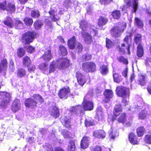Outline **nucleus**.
Returning <instances> with one entry per match:
<instances>
[{"label":"nucleus","instance_id":"1","mask_svg":"<svg viewBox=\"0 0 151 151\" xmlns=\"http://www.w3.org/2000/svg\"><path fill=\"white\" fill-rule=\"evenodd\" d=\"M80 107H83L81 105H78L73 107L71 109L70 111H66L67 114H64V115L61 118V122L65 127L69 128L71 127V118L72 113L70 111L77 115H80L81 114L83 113L84 110V109H83L80 112H79L80 111H81V109L80 108Z\"/></svg>","mask_w":151,"mask_h":151},{"label":"nucleus","instance_id":"2","mask_svg":"<svg viewBox=\"0 0 151 151\" xmlns=\"http://www.w3.org/2000/svg\"><path fill=\"white\" fill-rule=\"evenodd\" d=\"M69 64V60L65 58H60L55 62L53 61L50 65L48 73L53 72L56 67L60 69H64L68 66Z\"/></svg>","mask_w":151,"mask_h":151},{"label":"nucleus","instance_id":"3","mask_svg":"<svg viewBox=\"0 0 151 151\" xmlns=\"http://www.w3.org/2000/svg\"><path fill=\"white\" fill-rule=\"evenodd\" d=\"M116 92L118 96L123 97L124 99L122 102L125 106L128 105L129 103L128 100L129 96V90L123 86H119L117 87Z\"/></svg>","mask_w":151,"mask_h":151},{"label":"nucleus","instance_id":"4","mask_svg":"<svg viewBox=\"0 0 151 151\" xmlns=\"http://www.w3.org/2000/svg\"><path fill=\"white\" fill-rule=\"evenodd\" d=\"M37 101H39L40 104L43 102L42 97L40 95L37 94H34L32 97L26 100L25 105L27 107L29 108H34L37 106Z\"/></svg>","mask_w":151,"mask_h":151},{"label":"nucleus","instance_id":"5","mask_svg":"<svg viewBox=\"0 0 151 151\" xmlns=\"http://www.w3.org/2000/svg\"><path fill=\"white\" fill-rule=\"evenodd\" d=\"M87 22L84 20L81 21L80 23V27L82 30V31L81 32L82 36L84 38L85 43L88 44H90L93 40L91 36L87 32H86V31H89L88 30V28H87Z\"/></svg>","mask_w":151,"mask_h":151},{"label":"nucleus","instance_id":"6","mask_svg":"<svg viewBox=\"0 0 151 151\" xmlns=\"http://www.w3.org/2000/svg\"><path fill=\"white\" fill-rule=\"evenodd\" d=\"M90 96L89 94H87L85 96L82 103V106L83 107L80 108L81 109L80 112L82 111L83 109L85 111H91L93 109V104L90 99Z\"/></svg>","mask_w":151,"mask_h":151},{"label":"nucleus","instance_id":"7","mask_svg":"<svg viewBox=\"0 0 151 151\" xmlns=\"http://www.w3.org/2000/svg\"><path fill=\"white\" fill-rule=\"evenodd\" d=\"M131 42L130 34L127 36L124 39V42L122 44L121 47H119V51L121 54H124L125 50H127L129 54H130L129 48Z\"/></svg>","mask_w":151,"mask_h":151},{"label":"nucleus","instance_id":"8","mask_svg":"<svg viewBox=\"0 0 151 151\" xmlns=\"http://www.w3.org/2000/svg\"><path fill=\"white\" fill-rule=\"evenodd\" d=\"M4 23L9 27L12 28L15 26L16 29L21 28L22 26V22L18 18H16L13 22L12 19L8 17L6 20L4 21Z\"/></svg>","mask_w":151,"mask_h":151},{"label":"nucleus","instance_id":"9","mask_svg":"<svg viewBox=\"0 0 151 151\" xmlns=\"http://www.w3.org/2000/svg\"><path fill=\"white\" fill-rule=\"evenodd\" d=\"M36 33L33 31L27 32L22 35V42L26 44H29L36 37Z\"/></svg>","mask_w":151,"mask_h":151},{"label":"nucleus","instance_id":"10","mask_svg":"<svg viewBox=\"0 0 151 151\" xmlns=\"http://www.w3.org/2000/svg\"><path fill=\"white\" fill-rule=\"evenodd\" d=\"M68 45L69 48L71 49H73L75 47H76L78 52L82 51V45L79 42H76V40L74 36L68 40Z\"/></svg>","mask_w":151,"mask_h":151},{"label":"nucleus","instance_id":"11","mask_svg":"<svg viewBox=\"0 0 151 151\" xmlns=\"http://www.w3.org/2000/svg\"><path fill=\"white\" fill-rule=\"evenodd\" d=\"M125 27V23L123 24L120 26L115 27L111 29V33L114 37H119L123 32Z\"/></svg>","mask_w":151,"mask_h":151},{"label":"nucleus","instance_id":"12","mask_svg":"<svg viewBox=\"0 0 151 151\" xmlns=\"http://www.w3.org/2000/svg\"><path fill=\"white\" fill-rule=\"evenodd\" d=\"M10 94L5 92H0V99H2L1 105L2 107H5L10 101Z\"/></svg>","mask_w":151,"mask_h":151},{"label":"nucleus","instance_id":"13","mask_svg":"<svg viewBox=\"0 0 151 151\" xmlns=\"http://www.w3.org/2000/svg\"><path fill=\"white\" fill-rule=\"evenodd\" d=\"M138 0H132L131 2L130 0H124L125 2L127 4V6L124 5V6H121V7L122 11H125L124 12H126V9L127 7H129L132 4L134 12H135L138 8Z\"/></svg>","mask_w":151,"mask_h":151},{"label":"nucleus","instance_id":"14","mask_svg":"<svg viewBox=\"0 0 151 151\" xmlns=\"http://www.w3.org/2000/svg\"><path fill=\"white\" fill-rule=\"evenodd\" d=\"M82 68L86 72H94L96 69V65L92 62L84 63L82 65Z\"/></svg>","mask_w":151,"mask_h":151},{"label":"nucleus","instance_id":"15","mask_svg":"<svg viewBox=\"0 0 151 151\" xmlns=\"http://www.w3.org/2000/svg\"><path fill=\"white\" fill-rule=\"evenodd\" d=\"M70 92V89L68 87L64 88L60 90L58 93V96L61 99H66Z\"/></svg>","mask_w":151,"mask_h":151},{"label":"nucleus","instance_id":"16","mask_svg":"<svg viewBox=\"0 0 151 151\" xmlns=\"http://www.w3.org/2000/svg\"><path fill=\"white\" fill-rule=\"evenodd\" d=\"M57 11V9L55 8L53 9L52 8H51L49 13L50 15L52 21H56L59 19L60 16L59 15H57L58 14Z\"/></svg>","mask_w":151,"mask_h":151},{"label":"nucleus","instance_id":"17","mask_svg":"<svg viewBox=\"0 0 151 151\" xmlns=\"http://www.w3.org/2000/svg\"><path fill=\"white\" fill-rule=\"evenodd\" d=\"M122 112V106L121 105L119 104L116 105L114 107L113 114L114 116L112 117V122L116 119V117L119 116L121 114Z\"/></svg>","mask_w":151,"mask_h":151},{"label":"nucleus","instance_id":"18","mask_svg":"<svg viewBox=\"0 0 151 151\" xmlns=\"http://www.w3.org/2000/svg\"><path fill=\"white\" fill-rule=\"evenodd\" d=\"M102 108L101 107H99L96 109V118L98 121H101L102 122L104 121V116L102 111Z\"/></svg>","mask_w":151,"mask_h":151},{"label":"nucleus","instance_id":"19","mask_svg":"<svg viewBox=\"0 0 151 151\" xmlns=\"http://www.w3.org/2000/svg\"><path fill=\"white\" fill-rule=\"evenodd\" d=\"M76 76L78 83L83 86L86 82L84 76L79 72H77Z\"/></svg>","mask_w":151,"mask_h":151},{"label":"nucleus","instance_id":"20","mask_svg":"<svg viewBox=\"0 0 151 151\" xmlns=\"http://www.w3.org/2000/svg\"><path fill=\"white\" fill-rule=\"evenodd\" d=\"M42 57L45 61L49 62L52 57L50 50L49 49L45 51Z\"/></svg>","mask_w":151,"mask_h":151},{"label":"nucleus","instance_id":"21","mask_svg":"<svg viewBox=\"0 0 151 151\" xmlns=\"http://www.w3.org/2000/svg\"><path fill=\"white\" fill-rule=\"evenodd\" d=\"M89 138L87 137H84L81 141V148L85 149L89 146Z\"/></svg>","mask_w":151,"mask_h":151},{"label":"nucleus","instance_id":"22","mask_svg":"<svg viewBox=\"0 0 151 151\" xmlns=\"http://www.w3.org/2000/svg\"><path fill=\"white\" fill-rule=\"evenodd\" d=\"M93 136L96 138L103 139L106 136V134L103 130H97L93 132Z\"/></svg>","mask_w":151,"mask_h":151},{"label":"nucleus","instance_id":"23","mask_svg":"<svg viewBox=\"0 0 151 151\" xmlns=\"http://www.w3.org/2000/svg\"><path fill=\"white\" fill-rule=\"evenodd\" d=\"M20 102L19 100L15 99L13 102L12 109L14 112H16L20 108Z\"/></svg>","mask_w":151,"mask_h":151},{"label":"nucleus","instance_id":"24","mask_svg":"<svg viewBox=\"0 0 151 151\" xmlns=\"http://www.w3.org/2000/svg\"><path fill=\"white\" fill-rule=\"evenodd\" d=\"M104 95L105 97L104 101L106 102H107L109 101L110 99L112 97L113 93L111 90L106 89L104 92Z\"/></svg>","mask_w":151,"mask_h":151},{"label":"nucleus","instance_id":"25","mask_svg":"<svg viewBox=\"0 0 151 151\" xmlns=\"http://www.w3.org/2000/svg\"><path fill=\"white\" fill-rule=\"evenodd\" d=\"M50 114L55 118L58 117L59 115V110L56 106H52L50 108Z\"/></svg>","mask_w":151,"mask_h":151},{"label":"nucleus","instance_id":"26","mask_svg":"<svg viewBox=\"0 0 151 151\" xmlns=\"http://www.w3.org/2000/svg\"><path fill=\"white\" fill-rule=\"evenodd\" d=\"M129 140L133 145L138 144L139 141L137 140V137L133 133H131L129 135Z\"/></svg>","mask_w":151,"mask_h":151},{"label":"nucleus","instance_id":"27","mask_svg":"<svg viewBox=\"0 0 151 151\" xmlns=\"http://www.w3.org/2000/svg\"><path fill=\"white\" fill-rule=\"evenodd\" d=\"M6 9L8 12L11 14L14 13L15 11V7L14 4L11 3H8L6 6Z\"/></svg>","mask_w":151,"mask_h":151},{"label":"nucleus","instance_id":"28","mask_svg":"<svg viewBox=\"0 0 151 151\" xmlns=\"http://www.w3.org/2000/svg\"><path fill=\"white\" fill-rule=\"evenodd\" d=\"M109 137L112 139H114L115 137L119 135V133L117 132L114 129H113L111 127L108 132Z\"/></svg>","mask_w":151,"mask_h":151},{"label":"nucleus","instance_id":"29","mask_svg":"<svg viewBox=\"0 0 151 151\" xmlns=\"http://www.w3.org/2000/svg\"><path fill=\"white\" fill-rule=\"evenodd\" d=\"M108 21V19L105 17H100L98 19V24L99 26L105 25Z\"/></svg>","mask_w":151,"mask_h":151},{"label":"nucleus","instance_id":"30","mask_svg":"<svg viewBox=\"0 0 151 151\" xmlns=\"http://www.w3.org/2000/svg\"><path fill=\"white\" fill-rule=\"evenodd\" d=\"M144 54L143 47L141 45H138L137 47V55L139 57H142Z\"/></svg>","mask_w":151,"mask_h":151},{"label":"nucleus","instance_id":"31","mask_svg":"<svg viewBox=\"0 0 151 151\" xmlns=\"http://www.w3.org/2000/svg\"><path fill=\"white\" fill-rule=\"evenodd\" d=\"M39 68L42 71L45 73H48V67L46 63H42L40 65Z\"/></svg>","mask_w":151,"mask_h":151},{"label":"nucleus","instance_id":"32","mask_svg":"<svg viewBox=\"0 0 151 151\" xmlns=\"http://www.w3.org/2000/svg\"><path fill=\"white\" fill-rule=\"evenodd\" d=\"M139 78H138V81L139 84L141 86H144L146 83L145 78V75H144L141 74L139 75Z\"/></svg>","mask_w":151,"mask_h":151},{"label":"nucleus","instance_id":"33","mask_svg":"<svg viewBox=\"0 0 151 151\" xmlns=\"http://www.w3.org/2000/svg\"><path fill=\"white\" fill-rule=\"evenodd\" d=\"M7 61L6 59H4L1 61V63L0 64V72L1 71L5 70L7 68Z\"/></svg>","mask_w":151,"mask_h":151},{"label":"nucleus","instance_id":"34","mask_svg":"<svg viewBox=\"0 0 151 151\" xmlns=\"http://www.w3.org/2000/svg\"><path fill=\"white\" fill-rule=\"evenodd\" d=\"M113 76L114 81L117 83H119L122 80V77L120 75H119L116 73H113Z\"/></svg>","mask_w":151,"mask_h":151},{"label":"nucleus","instance_id":"35","mask_svg":"<svg viewBox=\"0 0 151 151\" xmlns=\"http://www.w3.org/2000/svg\"><path fill=\"white\" fill-rule=\"evenodd\" d=\"M26 74V71L24 69L22 68H19L17 70V76L22 78L25 76Z\"/></svg>","mask_w":151,"mask_h":151},{"label":"nucleus","instance_id":"36","mask_svg":"<svg viewBox=\"0 0 151 151\" xmlns=\"http://www.w3.org/2000/svg\"><path fill=\"white\" fill-rule=\"evenodd\" d=\"M147 112V111L145 110V109L141 111L139 113L138 116L139 118L140 119H142L148 117V116Z\"/></svg>","mask_w":151,"mask_h":151},{"label":"nucleus","instance_id":"37","mask_svg":"<svg viewBox=\"0 0 151 151\" xmlns=\"http://www.w3.org/2000/svg\"><path fill=\"white\" fill-rule=\"evenodd\" d=\"M75 145L73 141H70L68 147V151H75Z\"/></svg>","mask_w":151,"mask_h":151},{"label":"nucleus","instance_id":"38","mask_svg":"<svg viewBox=\"0 0 151 151\" xmlns=\"http://www.w3.org/2000/svg\"><path fill=\"white\" fill-rule=\"evenodd\" d=\"M141 35L139 34H137L134 36V40L136 43L138 44V45H141Z\"/></svg>","mask_w":151,"mask_h":151},{"label":"nucleus","instance_id":"39","mask_svg":"<svg viewBox=\"0 0 151 151\" xmlns=\"http://www.w3.org/2000/svg\"><path fill=\"white\" fill-rule=\"evenodd\" d=\"M145 128L143 127H140L137 129V135L139 137H141L143 135L145 132Z\"/></svg>","mask_w":151,"mask_h":151},{"label":"nucleus","instance_id":"40","mask_svg":"<svg viewBox=\"0 0 151 151\" xmlns=\"http://www.w3.org/2000/svg\"><path fill=\"white\" fill-rule=\"evenodd\" d=\"M135 23L139 28H142L143 27V24L142 21L137 18H135Z\"/></svg>","mask_w":151,"mask_h":151},{"label":"nucleus","instance_id":"41","mask_svg":"<svg viewBox=\"0 0 151 151\" xmlns=\"http://www.w3.org/2000/svg\"><path fill=\"white\" fill-rule=\"evenodd\" d=\"M100 71L101 73L104 75L106 74L108 71L107 67L104 65H101L100 66Z\"/></svg>","mask_w":151,"mask_h":151},{"label":"nucleus","instance_id":"42","mask_svg":"<svg viewBox=\"0 0 151 151\" xmlns=\"http://www.w3.org/2000/svg\"><path fill=\"white\" fill-rule=\"evenodd\" d=\"M112 15L115 19H118L120 18L121 13L119 11L116 10L112 12Z\"/></svg>","mask_w":151,"mask_h":151},{"label":"nucleus","instance_id":"43","mask_svg":"<svg viewBox=\"0 0 151 151\" xmlns=\"http://www.w3.org/2000/svg\"><path fill=\"white\" fill-rule=\"evenodd\" d=\"M25 51L24 49L20 48H19L17 52V55L19 58H21L24 55Z\"/></svg>","mask_w":151,"mask_h":151},{"label":"nucleus","instance_id":"44","mask_svg":"<svg viewBox=\"0 0 151 151\" xmlns=\"http://www.w3.org/2000/svg\"><path fill=\"white\" fill-rule=\"evenodd\" d=\"M91 32V34L93 36L95 35L97 33V28L94 26H91L90 28L89 29Z\"/></svg>","mask_w":151,"mask_h":151},{"label":"nucleus","instance_id":"45","mask_svg":"<svg viewBox=\"0 0 151 151\" xmlns=\"http://www.w3.org/2000/svg\"><path fill=\"white\" fill-rule=\"evenodd\" d=\"M31 16L35 18L38 17L40 16V13L37 10H32L31 12Z\"/></svg>","mask_w":151,"mask_h":151},{"label":"nucleus","instance_id":"46","mask_svg":"<svg viewBox=\"0 0 151 151\" xmlns=\"http://www.w3.org/2000/svg\"><path fill=\"white\" fill-rule=\"evenodd\" d=\"M126 117V114L124 113H123L118 119V122L122 123H125V122Z\"/></svg>","mask_w":151,"mask_h":151},{"label":"nucleus","instance_id":"47","mask_svg":"<svg viewBox=\"0 0 151 151\" xmlns=\"http://www.w3.org/2000/svg\"><path fill=\"white\" fill-rule=\"evenodd\" d=\"M24 21L27 26H30L32 25L33 22L32 19L28 17H26L24 19Z\"/></svg>","mask_w":151,"mask_h":151},{"label":"nucleus","instance_id":"48","mask_svg":"<svg viewBox=\"0 0 151 151\" xmlns=\"http://www.w3.org/2000/svg\"><path fill=\"white\" fill-rule=\"evenodd\" d=\"M82 58V60L83 61H84L90 60L92 58V56L91 55L87 53L83 55Z\"/></svg>","mask_w":151,"mask_h":151},{"label":"nucleus","instance_id":"49","mask_svg":"<svg viewBox=\"0 0 151 151\" xmlns=\"http://www.w3.org/2000/svg\"><path fill=\"white\" fill-rule=\"evenodd\" d=\"M23 63L24 65L27 66L30 63V60L29 58L27 56L24 57L23 59Z\"/></svg>","mask_w":151,"mask_h":151},{"label":"nucleus","instance_id":"50","mask_svg":"<svg viewBox=\"0 0 151 151\" xmlns=\"http://www.w3.org/2000/svg\"><path fill=\"white\" fill-rule=\"evenodd\" d=\"M60 50L61 54L62 55H65L67 53V50L66 48L63 46H60L59 47Z\"/></svg>","mask_w":151,"mask_h":151},{"label":"nucleus","instance_id":"51","mask_svg":"<svg viewBox=\"0 0 151 151\" xmlns=\"http://www.w3.org/2000/svg\"><path fill=\"white\" fill-rule=\"evenodd\" d=\"M62 134L65 138H69L70 136V133L66 129L63 130Z\"/></svg>","mask_w":151,"mask_h":151},{"label":"nucleus","instance_id":"52","mask_svg":"<svg viewBox=\"0 0 151 151\" xmlns=\"http://www.w3.org/2000/svg\"><path fill=\"white\" fill-rule=\"evenodd\" d=\"M45 23L46 24L45 28H47L48 29H51L52 28V23L49 20H47L46 19L45 21Z\"/></svg>","mask_w":151,"mask_h":151},{"label":"nucleus","instance_id":"53","mask_svg":"<svg viewBox=\"0 0 151 151\" xmlns=\"http://www.w3.org/2000/svg\"><path fill=\"white\" fill-rule=\"evenodd\" d=\"M42 25V24L41 21H37L34 24V27L35 29H40Z\"/></svg>","mask_w":151,"mask_h":151},{"label":"nucleus","instance_id":"54","mask_svg":"<svg viewBox=\"0 0 151 151\" xmlns=\"http://www.w3.org/2000/svg\"><path fill=\"white\" fill-rule=\"evenodd\" d=\"M85 124L86 127L92 126L94 124V122L91 121L90 119H86L85 121Z\"/></svg>","mask_w":151,"mask_h":151},{"label":"nucleus","instance_id":"55","mask_svg":"<svg viewBox=\"0 0 151 151\" xmlns=\"http://www.w3.org/2000/svg\"><path fill=\"white\" fill-rule=\"evenodd\" d=\"M145 141L147 143L151 144V134L146 135L145 138Z\"/></svg>","mask_w":151,"mask_h":151},{"label":"nucleus","instance_id":"56","mask_svg":"<svg viewBox=\"0 0 151 151\" xmlns=\"http://www.w3.org/2000/svg\"><path fill=\"white\" fill-rule=\"evenodd\" d=\"M117 59L119 62H122L124 64H127L128 63L127 60L122 56L118 57Z\"/></svg>","mask_w":151,"mask_h":151},{"label":"nucleus","instance_id":"57","mask_svg":"<svg viewBox=\"0 0 151 151\" xmlns=\"http://www.w3.org/2000/svg\"><path fill=\"white\" fill-rule=\"evenodd\" d=\"M106 46L108 48H111L113 45L112 42L109 39L106 38Z\"/></svg>","mask_w":151,"mask_h":151},{"label":"nucleus","instance_id":"58","mask_svg":"<svg viewBox=\"0 0 151 151\" xmlns=\"http://www.w3.org/2000/svg\"><path fill=\"white\" fill-rule=\"evenodd\" d=\"M26 49L28 52L32 53L34 52L35 48L31 45H29L26 47Z\"/></svg>","mask_w":151,"mask_h":151},{"label":"nucleus","instance_id":"59","mask_svg":"<svg viewBox=\"0 0 151 151\" xmlns=\"http://www.w3.org/2000/svg\"><path fill=\"white\" fill-rule=\"evenodd\" d=\"M91 151H101L102 149L101 147L99 145H96L92 147L91 148Z\"/></svg>","mask_w":151,"mask_h":151},{"label":"nucleus","instance_id":"60","mask_svg":"<svg viewBox=\"0 0 151 151\" xmlns=\"http://www.w3.org/2000/svg\"><path fill=\"white\" fill-rule=\"evenodd\" d=\"M6 4V2L5 1H4L1 3L0 4V9L3 10L6 9V6H5Z\"/></svg>","mask_w":151,"mask_h":151},{"label":"nucleus","instance_id":"61","mask_svg":"<svg viewBox=\"0 0 151 151\" xmlns=\"http://www.w3.org/2000/svg\"><path fill=\"white\" fill-rule=\"evenodd\" d=\"M101 3L102 4H108L112 1V0H99Z\"/></svg>","mask_w":151,"mask_h":151},{"label":"nucleus","instance_id":"62","mask_svg":"<svg viewBox=\"0 0 151 151\" xmlns=\"http://www.w3.org/2000/svg\"><path fill=\"white\" fill-rule=\"evenodd\" d=\"M29 65L27 66L28 71L30 72L33 71L35 68V66L32 64Z\"/></svg>","mask_w":151,"mask_h":151},{"label":"nucleus","instance_id":"63","mask_svg":"<svg viewBox=\"0 0 151 151\" xmlns=\"http://www.w3.org/2000/svg\"><path fill=\"white\" fill-rule=\"evenodd\" d=\"M71 3L70 0H65L64 3V5L66 7H68L69 6V5Z\"/></svg>","mask_w":151,"mask_h":151},{"label":"nucleus","instance_id":"64","mask_svg":"<svg viewBox=\"0 0 151 151\" xmlns=\"http://www.w3.org/2000/svg\"><path fill=\"white\" fill-rule=\"evenodd\" d=\"M145 110L147 111V114L148 116L150 115L151 116V106H148L147 107V109H146Z\"/></svg>","mask_w":151,"mask_h":151}]
</instances>
